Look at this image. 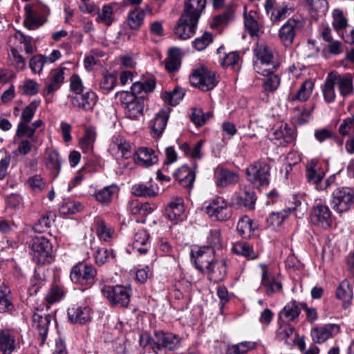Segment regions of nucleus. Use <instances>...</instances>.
Masks as SVG:
<instances>
[{"instance_id": "4", "label": "nucleus", "mask_w": 354, "mask_h": 354, "mask_svg": "<svg viewBox=\"0 0 354 354\" xmlns=\"http://www.w3.org/2000/svg\"><path fill=\"white\" fill-rule=\"evenodd\" d=\"M189 82L192 86L203 91L213 89L217 84L215 73L203 65L196 66L192 70Z\"/></svg>"}, {"instance_id": "34", "label": "nucleus", "mask_w": 354, "mask_h": 354, "mask_svg": "<svg viewBox=\"0 0 354 354\" xmlns=\"http://www.w3.org/2000/svg\"><path fill=\"white\" fill-rule=\"evenodd\" d=\"M136 156L137 164L145 167H150L158 162L154 151L147 147L138 149Z\"/></svg>"}, {"instance_id": "9", "label": "nucleus", "mask_w": 354, "mask_h": 354, "mask_svg": "<svg viewBox=\"0 0 354 354\" xmlns=\"http://www.w3.org/2000/svg\"><path fill=\"white\" fill-rule=\"evenodd\" d=\"M180 346V339L178 335L162 330L155 331L151 343V348L156 354L162 349L174 351Z\"/></svg>"}, {"instance_id": "31", "label": "nucleus", "mask_w": 354, "mask_h": 354, "mask_svg": "<svg viewBox=\"0 0 354 354\" xmlns=\"http://www.w3.org/2000/svg\"><path fill=\"white\" fill-rule=\"evenodd\" d=\"M314 88V83L311 80H306L302 83L299 89L296 93H290L288 100L290 102L295 101L306 102L310 97Z\"/></svg>"}, {"instance_id": "3", "label": "nucleus", "mask_w": 354, "mask_h": 354, "mask_svg": "<svg viewBox=\"0 0 354 354\" xmlns=\"http://www.w3.org/2000/svg\"><path fill=\"white\" fill-rule=\"evenodd\" d=\"M30 254L34 262L39 265L50 263L52 247L49 241L44 236H35L28 243Z\"/></svg>"}, {"instance_id": "30", "label": "nucleus", "mask_w": 354, "mask_h": 354, "mask_svg": "<svg viewBox=\"0 0 354 354\" xmlns=\"http://www.w3.org/2000/svg\"><path fill=\"white\" fill-rule=\"evenodd\" d=\"M205 6L206 0H186L182 14L199 20Z\"/></svg>"}, {"instance_id": "44", "label": "nucleus", "mask_w": 354, "mask_h": 354, "mask_svg": "<svg viewBox=\"0 0 354 354\" xmlns=\"http://www.w3.org/2000/svg\"><path fill=\"white\" fill-rule=\"evenodd\" d=\"M279 62L277 60L272 61H255L254 63V71L263 76H267L274 73L279 67Z\"/></svg>"}, {"instance_id": "53", "label": "nucleus", "mask_w": 354, "mask_h": 354, "mask_svg": "<svg viewBox=\"0 0 354 354\" xmlns=\"http://www.w3.org/2000/svg\"><path fill=\"white\" fill-rule=\"evenodd\" d=\"M144 19V10L135 9L128 13L127 21L130 28L132 30H138L142 26Z\"/></svg>"}, {"instance_id": "18", "label": "nucleus", "mask_w": 354, "mask_h": 354, "mask_svg": "<svg viewBox=\"0 0 354 354\" xmlns=\"http://www.w3.org/2000/svg\"><path fill=\"white\" fill-rule=\"evenodd\" d=\"M69 321L73 324H85L91 319V309L86 305H74L68 309Z\"/></svg>"}, {"instance_id": "29", "label": "nucleus", "mask_w": 354, "mask_h": 354, "mask_svg": "<svg viewBox=\"0 0 354 354\" xmlns=\"http://www.w3.org/2000/svg\"><path fill=\"white\" fill-rule=\"evenodd\" d=\"M333 80L335 84L337 85L339 94L346 97L351 95L353 91V77L351 75H340L337 73L333 72Z\"/></svg>"}, {"instance_id": "59", "label": "nucleus", "mask_w": 354, "mask_h": 354, "mask_svg": "<svg viewBox=\"0 0 354 354\" xmlns=\"http://www.w3.org/2000/svg\"><path fill=\"white\" fill-rule=\"evenodd\" d=\"M241 60L237 52H230L225 55L222 61L223 68H230L234 71H239L241 68Z\"/></svg>"}, {"instance_id": "36", "label": "nucleus", "mask_w": 354, "mask_h": 354, "mask_svg": "<svg viewBox=\"0 0 354 354\" xmlns=\"http://www.w3.org/2000/svg\"><path fill=\"white\" fill-rule=\"evenodd\" d=\"M118 192L119 187L115 184H112L98 190L95 194V198L102 205H107L111 202L114 195L118 194Z\"/></svg>"}, {"instance_id": "23", "label": "nucleus", "mask_w": 354, "mask_h": 354, "mask_svg": "<svg viewBox=\"0 0 354 354\" xmlns=\"http://www.w3.org/2000/svg\"><path fill=\"white\" fill-rule=\"evenodd\" d=\"M214 178L216 185L220 187H225L239 181V174L222 167H217L214 169Z\"/></svg>"}, {"instance_id": "41", "label": "nucleus", "mask_w": 354, "mask_h": 354, "mask_svg": "<svg viewBox=\"0 0 354 354\" xmlns=\"http://www.w3.org/2000/svg\"><path fill=\"white\" fill-rule=\"evenodd\" d=\"M156 87V82L153 79L150 78L145 82H134L131 87L130 93L133 94L134 96H138L139 95H142L144 93L147 95L149 93L152 92Z\"/></svg>"}, {"instance_id": "43", "label": "nucleus", "mask_w": 354, "mask_h": 354, "mask_svg": "<svg viewBox=\"0 0 354 354\" xmlns=\"http://www.w3.org/2000/svg\"><path fill=\"white\" fill-rule=\"evenodd\" d=\"M332 77H334L333 72H331L328 75L324 82V84L322 86V92L324 101L328 104L333 102L336 97L335 91V84Z\"/></svg>"}, {"instance_id": "46", "label": "nucleus", "mask_w": 354, "mask_h": 354, "mask_svg": "<svg viewBox=\"0 0 354 354\" xmlns=\"http://www.w3.org/2000/svg\"><path fill=\"white\" fill-rule=\"evenodd\" d=\"M132 194L138 197H155L158 195V189L156 186L146 184H136L132 187Z\"/></svg>"}, {"instance_id": "15", "label": "nucleus", "mask_w": 354, "mask_h": 354, "mask_svg": "<svg viewBox=\"0 0 354 354\" xmlns=\"http://www.w3.org/2000/svg\"><path fill=\"white\" fill-rule=\"evenodd\" d=\"M214 253L215 251L212 248L206 246L199 248L195 253L192 252L196 268L201 272L205 271L217 260L214 257Z\"/></svg>"}, {"instance_id": "56", "label": "nucleus", "mask_w": 354, "mask_h": 354, "mask_svg": "<svg viewBox=\"0 0 354 354\" xmlns=\"http://www.w3.org/2000/svg\"><path fill=\"white\" fill-rule=\"evenodd\" d=\"M15 339L8 331L0 332V351L3 354H10L15 349Z\"/></svg>"}, {"instance_id": "1", "label": "nucleus", "mask_w": 354, "mask_h": 354, "mask_svg": "<svg viewBox=\"0 0 354 354\" xmlns=\"http://www.w3.org/2000/svg\"><path fill=\"white\" fill-rule=\"evenodd\" d=\"M289 203L287 209L277 212H272L269 215L267 222L270 225H272L273 227L280 226L290 212H292L298 218H302L307 213V204L301 201L297 196L292 195Z\"/></svg>"}, {"instance_id": "17", "label": "nucleus", "mask_w": 354, "mask_h": 354, "mask_svg": "<svg viewBox=\"0 0 354 354\" xmlns=\"http://www.w3.org/2000/svg\"><path fill=\"white\" fill-rule=\"evenodd\" d=\"M340 326L336 324H328L317 326L311 330V337L314 342L321 344L337 335Z\"/></svg>"}, {"instance_id": "24", "label": "nucleus", "mask_w": 354, "mask_h": 354, "mask_svg": "<svg viewBox=\"0 0 354 354\" xmlns=\"http://www.w3.org/2000/svg\"><path fill=\"white\" fill-rule=\"evenodd\" d=\"M226 271V261L218 259L202 273L206 274L210 281L218 283L224 279Z\"/></svg>"}, {"instance_id": "37", "label": "nucleus", "mask_w": 354, "mask_h": 354, "mask_svg": "<svg viewBox=\"0 0 354 354\" xmlns=\"http://www.w3.org/2000/svg\"><path fill=\"white\" fill-rule=\"evenodd\" d=\"M165 212L169 220L178 219L185 212L183 199L182 198L172 199L166 207Z\"/></svg>"}, {"instance_id": "13", "label": "nucleus", "mask_w": 354, "mask_h": 354, "mask_svg": "<svg viewBox=\"0 0 354 354\" xmlns=\"http://www.w3.org/2000/svg\"><path fill=\"white\" fill-rule=\"evenodd\" d=\"M301 26V21L292 17L289 18L279 28V37L285 46L290 47L292 46L296 34L300 30Z\"/></svg>"}, {"instance_id": "48", "label": "nucleus", "mask_w": 354, "mask_h": 354, "mask_svg": "<svg viewBox=\"0 0 354 354\" xmlns=\"http://www.w3.org/2000/svg\"><path fill=\"white\" fill-rule=\"evenodd\" d=\"M42 120H37L32 124H24V139L39 140L40 131L39 129L44 127Z\"/></svg>"}, {"instance_id": "52", "label": "nucleus", "mask_w": 354, "mask_h": 354, "mask_svg": "<svg viewBox=\"0 0 354 354\" xmlns=\"http://www.w3.org/2000/svg\"><path fill=\"white\" fill-rule=\"evenodd\" d=\"M239 234L243 238H250L255 230L252 220L248 216H244L239 219L236 226Z\"/></svg>"}, {"instance_id": "61", "label": "nucleus", "mask_w": 354, "mask_h": 354, "mask_svg": "<svg viewBox=\"0 0 354 354\" xmlns=\"http://www.w3.org/2000/svg\"><path fill=\"white\" fill-rule=\"evenodd\" d=\"M185 93L183 89L175 88L171 92H165L162 93V100L171 106L177 105L183 99Z\"/></svg>"}, {"instance_id": "28", "label": "nucleus", "mask_w": 354, "mask_h": 354, "mask_svg": "<svg viewBox=\"0 0 354 354\" xmlns=\"http://www.w3.org/2000/svg\"><path fill=\"white\" fill-rule=\"evenodd\" d=\"M261 285L266 288V294L268 296L279 292L282 288L281 282L275 280L274 277L270 274L266 266H262Z\"/></svg>"}, {"instance_id": "45", "label": "nucleus", "mask_w": 354, "mask_h": 354, "mask_svg": "<svg viewBox=\"0 0 354 354\" xmlns=\"http://www.w3.org/2000/svg\"><path fill=\"white\" fill-rule=\"evenodd\" d=\"M62 162V158L57 151L53 150L48 152L46 165L55 177L59 174L61 170Z\"/></svg>"}, {"instance_id": "51", "label": "nucleus", "mask_w": 354, "mask_h": 354, "mask_svg": "<svg viewBox=\"0 0 354 354\" xmlns=\"http://www.w3.org/2000/svg\"><path fill=\"white\" fill-rule=\"evenodd\" d=\"M65 295V292L62 287L57 285H53L47 292L45 301L46 302V308L62 300Z\"/></svg>"}, {"instance_id": "38", "label": "nucleus", "mask_w": 354, "mask_h": 354, "mask_svg": "<svg viewBox=\"0 0 354 354\" xmlns=\"http://www.w3.org/2000/svg\"><path fill=\"white\" fill-rule=\"evenodd\" d=\"M156 209L155 203H140L138 201H132L129 207L132 214L140 216L142 218L150 214Z\"/></svg>"}, {"instance_id": "47", "label": "nucleus", "mask_w": 354, "mask_h": 354, "mask_svg": "<svg viewBox=\"0 0 354 354\" xmlns=\"http://www.w3.org/2000/svg\"><path fill=\"white\" fill-rule=\"evenodd\" d=\"M165 64V68L169 72H174L178 69L180 66V49L178 48L174 47L169 49Z\"/></svg>"}, {"instance_id": "63", "label": "nucleus", "mask_w": 354, "mask_h": 354, "mask_svg": "<svg viewBox=\"0 0 354 354\" xmlns=\"http://www.w3.org/2000/svg\"><path fill=\"white\" fill-rule=\"evenodd\" d=\"M53 215L52 213H47L43 216L35 225L32 227L33 230L37 233H44L50 227L53 220Z\"/></svg>"}, {"instance_id": "54", "label": "nucleus", "mask_w": 354, "mask_h": 354, "mask_svg": "<svg viewBox=\"0 0 354 354\" xmlns=\"http://www.w3.org/2000/svg\"><path fill=\"white\" fill-rule=\"evenodd\" d=\"M232 251L249 259L252 260L257 258V254L254 252L253 247L246 242L242 241L234 243L232 247Z\"/></svg>"}, {"instance_id": "49", "label": "nucleus", "mask_w": 354, "mask_h": 354, "mask_svg": "<svg viewBox=\"0 0 354 354\" xmlns=\"http://www.w3.org/2000/svg\"><path fill=\"white\" fill-rule=\"evenodd\" d=\"M95 138L96 133L95 130L91 127L87 128L84 136L80 140V147L86 153H91Z\"/></svg>"}, {"instance_id": "32", "label": "nucleus", "mask_w": 354, "mask_h": 354, "mask_svg": "<svg viewBox=\"0 0 354 354\" xmlns=\"http://www.w3.org/2000/svg\"><path fill=\"white\" fill-rule=\"evenodd\" d=\"M149 248V234L145 230H138L134 236L133 249L140 254H145Z\"/></svg>"}, {"instance_id": "57", "label": "nucleus", "mask_w": 354, "mask_h": 354, "mask_svg": "<svg viewBox=\"0 0 354 354\" xmlns=\"http://www.w3.org/2000/svg\"><path fill=\"white\" fill-rule=\"evenodd\" d=\"M278 328L276 330V338L279 341L287 342L295 331V328L288 322L280 319L278 320Z\"/></svg>"}, {"instance_id": "6", "label": "nucleus", "mask_w": 354, "mask_h": 354, "mask_svg": "<svg viewBox=\"0 0 354 354\" xmlns=\"http://www.w3.org/2000/svg\"><path fill=\"white\" fill-rule=\"evenodd\" d=\"M70 278L75 283L91 288L96 281L97 270L91 264L79 263L72 268Z\"/></svg>"}, {"instance_id": "50", "label": "nucleus", "mask_w": 354, "mask_h": 354, "mask_svg": "<svg viewBox=\"0 0 354 354\" xmlns=\"http://www.w3.org/2000/svg\"><path fill=\"white\" fill-rule=\"evenodd\" d=\"M95 261L96 264L98 266H102L106 263L115 262L116 254L113 250L111 248H100L98 249L94 255Z\"/></svg>"}, {"instance_id": "58", "label": "nucleus", "mask_w": 354, "mask_h": 354, "mask_svg": "<svg viewBox=\"0 0 354 354\" xmlns=\"http://www.w3.org/2000/svg\"><path fill=\"white\" fill-rule=\"evenodd\" d=\"M293 8L286 4L274 8L271 13L270 19L272 22H279L285 19L293 12Z\"/></svg>"}, {"instance_id": "33", "label": "nucleus", "mask_w": 354, "mask_h": 354, "mask_svg": "<svg viewBox=\"0 0 354 354\" xmlns=\"http://www.w3.org/2000/svg\"><path fill=\"white\" fill-rule=\"evenodd\" d=\"M273 139L282 140L281 145L288 144L295 140L296 135L295 130L290 127L288 124H281L273 131Z\"/></svg>"}, {"instance_id": "42", "label": "nucleus", "mask_w": 354, "mask_h": 354, "mask_svg": "<svg viewBox=\"0 0 354 354\" xmlns=\"http://www.w3.org/2000/svg\"><path fill=\"white\" fill-rule=\"evenodd\" d=\"M110 149L112 151H118V152H120L122 158H128L131 154V147L126 139L118 136L113 138Z\"/></svg>"}, {"instance_id": "2", "label": "nucleus", "mask_w": 354, "mask_h": 354, "mask_svg": "<svg viewBox=\"0 0 354 354\" xmlns=\"http://www.w3.org/2000/svg\"><path fill=\"white\" fill-rule=\"evenodd\" d=\"M115 97L123 106L127 118L136 120L142 115L145 95L134 96L129 91H119Z\"/></svg>"}, {"instance_id": "22", "label": "nucleus", "mask_w": 354, "mask_h": 354, "mask_svg": "<svg viewBox=\"0 0 354 354\" xmlns=\"http://www.w3.org/2000/svg\"><path fill=\"white\" fill-rule=\"evenodd\" d=\"M66 68L51 70L45 84L44 94L49 95L59 88L64 80Z\"/></svg>"}, {"instance_id": "26", "label": "nucleus", "mask_w": 354, "mask_h": 354, "mask_svg": "<svg viewBox=\"0 0 354 354\" xmlns=\"http://www.w3.org/2000/svg\"><path fill=\"white\" fill-rule=\"evenodd\" d=\"M233 201L234 203L239 207H244L248 209H252L254 208L255 205V194L251 189H247L246 187L241 188L235 194Z\"/></svg>"}, {"instance_id": "21", "label": "nucleus", "mask_w": 354, "mask_h": 354, "mask_svg": "<svg viewBox=\"0 0 354 354\" xmlns=\"http://www.w3.org/2000/svg\"><path fill=\"white\" fill-rule=\"evenodd\" d=\"M193 167L194 169L187 165H183L174 173L175 178L183 187L187 189H192L195 181L196 164L194 163Z\"/></svg>"}, {"instance_id": "25", "label": "nucleus", "mask_w": 354, "mask_h": 354, "mask_svg": "<svg viewBox=\"0 0 354 354\" xmlns=\"http://www.w3.org/2000/svg\"><path fill=\"white\" fill-rule=\"evenodd\" d=\"M301 313L300 303L292 300L281 309L279 313V319L286 322L297 323Z\"/></svg>"}, {"instance_id": "40", "label": "nucleus", "mask_w": 354, "mask_h": 354, "mask_svg": "<svg viewBox=\"0 0 354 354\" xmlns=\"http://www.w3.org/2000/svg\"><path fill=\"white\" fill-rule=\"evenodd\" d=\"M245 10L246 8H245ZM257 13L254 11L246 10L244 12V26L248 33L251 36H258L261 33V27L256 19Z\"/></svg>"}, {"instance_id": "35", "label": "nucleus", "mask_w": 354, "mask_h": 354, "mask_svg": "<svg viewBox=\"0 0 354 354\" xmlns=\"http://www.w3.org/2000/svg\"><path fill=\"white\" fill-rule=\"evenodd\" d=\"M118 8L116 3H111L104 5L101 9L97 10L96 21L98 23L109 26L114 21L113 12Z\"/></svg>"}, {"instance_id": "27", "label": "nucleus", "mask_w": 354, "mask_h": 354, "mask_svg": "<svg viewBox=\"0 0 354 354\" xmlns=\"http://www.w3.org/2000/svg\"><path fill=\"white\" fill-rule=\"evenodd\" d=\"M170 112L171 109L166 106L156 114L151 127L155 136L159 137L164 131L169 118Z\"/></svg>"}, {"instance_id": "7", "label": "nucleus", "mask_w": 354, "mask_h": 354, "mask_svg": "<svg viewBox=\"0 0 354 354\" xmlns=\"http://www.w3.org/2000/svg\"><path fill=\"white\" fill-rule=\"evenodd\" d=\"M102 292L112 306L118 307H127L132 295V290L129 286H107Z\"/></svg>"}, {"instance_id": "20", "label": "nucleus", "mask_w": 354, "mask_h": 354, "mask_svg": "<svg viewBox=\"0 0 354 354\" xmlns=\"http://www.w3.org/2000/svg\"><path fill=\"white\" fill-rule=\"evenodd\" d=\"M50 322L51 316L50 315H43L39 313H34L32 316V326L38 331L41 345L46 341Z\"/></svg>"}, {"instance_id": "60", "label": "nucleus", "mask_w": 354, "mask_h": 354, "mask_svg": "<svg viewBox=\"0 0 354 354\" xmlns=\"http://www.w3.org/2000/svg\"><path fill=\"white\" fill-rule=\"evenodd\" d=\"M26 185L32 192L37 194L41 192L45 189L46 182L41 175L35 174L27 179Z\"/></svg>"}, {"instance_id": "16", "label": "nucleus", "mask_w": 354, "mask_h": 354, "mask_svg": "<svg viewBox=\"0 0 354 354\" xmlns=\"http://www.w3.org/2000/svg\"><path fill=\"white\" fill-rule=\"evenodd\" d=\"M21 44L22 32L20 30H17L9 37L8 41V58L12 65L18 66L22 62V56L20 55Z\"/></svg>"}, {"instance_id": "8", "label": "nucleus", "mask_w": 354, "mask_h": 354, "mask_svg": "<svg viewBox=\"0 0 354 354\" xmlns=\"http://www.w3.org/2000/svg\"><path fill=\"white\" fill-rule=\"evenodd\" d=\"M354 204V191L347 187L335 189L331 194L330 205L337 213L349 210Z\"/></svg>"}, {"instance_id": "14", "label": "nucleus", "mask_w": 354, "mask_h": 354, "mask_svg": "<svg viewBox=\"0 0 354 354\" xmlns=\"http://www.w3.org/2000/svg\"><path fill=\"white\" fill-rule=\"evenodd\" d=\"M24 10L26 19L24 20V26L30 30H35L44 24L45 21L39 4H27Z\"/></svg>"}, {"instance_id": "64", "label": "nucleus", "mask_w": 354, "mask_h": 354, "mask_svg": "<svg viewBox=\"0 0 354 354\" xmlns=\"http://www.w3.org/2000/svg\"><path fill=\"white\" fill-rule=\"evenodd\" d=\"M256 344L253 342H242L229 347V354H245L255 348Z\"/></svg>"}, {"instance_id": "62", "label": "nucleus", "mask_w": 354, "mask_h": 354, "mask_svg": "<svg viewBox=\"0 0 354 354\" xmlns=\"http://www.w3.org/2000/svg\"><path fill=\"white\" fill-rule=\"evenodd\" d=\"M336 296L338 299H342L347 304H350L352 299V291L349 286V283L346 280L342 281L339 287L337 288Z\"/></svg>"}, {"instance_id": "10", "label": "nucleus", "mask_w": 354, "mask_h": 354, "mask_svg": "<svg viewBox=\"0 0 354 354\" xmlns=\"http://www.w3.org/2000/svg\"><path fill=\"white\" fill-rule=\"evenodd\" d=\"M206 212L210 218L218 221H228L232 215V208L222 197H216L206 207Z\"/></svg>"}, {"instance_id": "55", "label": "nucleus", "mask_w": 354, "mask_h": 354, "mask_svg": "<svg viewBox=\"0 0 354 354\" xmlns=\"http://www.w3.org/2000/svg\"><path fill=\"white\" fill-rule=\"evenodd\" d=\"M254 53L257 61L276 60L270 48L264 43H257Z\"/></svg>"}, {"instance_id": "11", "label": "nucleus", "mask_w": 354, "mask_h": 354, "mask_svg": "<svg viewBox=\"0 0 354 354\" xmlns=\"http://www.w3.org/2000/svg\"><path fill=\"white\" fill-rule=\"evenodd\" d=\"M198 19L181 14L174 28V34L182 40H186L196 33Z\"/></svg>"}, {"instance_id": "39", "label": "nucleus", "mask_w": 354, "mask_h": 354, "mask_svg": "<svg viewBox=\"0 0 354 354\" xmlns=\"http://www.w3.org/2000/svg\"><path fill=\"white\" fill-rule=\"evenodd\" d=\"M324 174L320 171V167L317 160H311L307 163L306 176L310 183H320L324 178Z\"/></svg>"}, {"instance_id": "19", "label": "nucleus", "mask_w": 354, "mask_h": 354, "mask_svg": "<svg viewBox=\"0 0 354 354\" xmlns=\"http://www.w3.org/2000/svg\"><path fill=\"white\" fill-rule=\"evenodd\" d=\"M97 97L92 91H88L84 93L71 97V103L74 106L84 111H92L97 103Z\"/></svg>"}, {"instance_id": "5", "label": "nucleus", "mask_w": 354, "mask_h": 354, "mask_svg": "<svg viewBox=\"0 0 354 354\" xmlns=\"http://www.w3.org/2000/svg\"><path fill=\"white\" fill-rule=\"evenodd\" d=\"M246 176L248 181L257 188L268 186L270 176V165L262 161H257L246 169Z\"/></svg>"}, {"instance_id": "12", "label": "nucleus", "mask_w": 354, "mask_h": 354, "mask_svg": "<svg viewBox=\"0 0 354 354\" xmlns=\"http://www.w3.org/2000/svg\"><path fill=\"white\" fill-rule=\"evenodd\" d=\"M310 220L313 224L323 229L329 228L332 223L331 211L327 205L318 203L312 209Z\"/></svg>"}]
</instances>
